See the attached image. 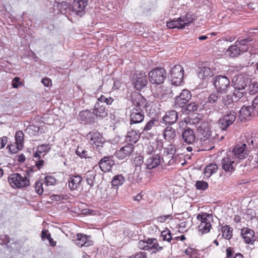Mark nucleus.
Wrapping results in <instances>:
<instances>
[{
  "instance_id": "nucleus-5",
  "label": "nucleus",
  "mask_w": 258,
  "mask_h": 258,
  "mask_svg": "<svg viewBox=\"0 0 258 258\" xmlns=\"http://www.w3.org/2000/svg\"><path fill=\"white\" fill-rule=\"evenodd\" d=\"M214 85L217 91L225 93L230 87V81L226 76L219 75L214 78Z\"/></svg>"
},
{
  "instance_id": "nucleus-51",
  "label": "nucleus",
  "mask_w": 258,
  "mask_h": 258,
  "mask_svg": "<svg viewBox=\"0 0 258 258\" xmlns=\"http://www.w3.org/2000/svg\"><path fill=\"white\" fill-rule=\"evenodd\" d=\"M156 122V120L152 119L150 120L149 122H148L145 125L143 131H149L155 125V123Z\"/></svg>"
},
{
  "instance_id": "nucleus-19",
  "label": "nucleus",
  "mask_w": 258,
  "mask_h": 258,
  "mask_svg": "<svg viewBox=\"0 0 258 258\" xmlns=\"http://www.w3.org/2000/svg\"><path fill=\"white\" fill-rule=\"evenodd\" d=\"M144 113L139 109L133 108L130 114L131 124L142 122L144 119Z\"/></svg>"
},
{
  "instance_id": "nucleus-24",
  "label": "nucleus",
  "mask_w": 258,
  "mask_h": 258,
  "mask_svg": "<svg viewBox=\"0 0 258 258\" xmlns=\"http://www.w3.org/2000/svg\"><path fill=\"white\" fill-rule=\"evenodd\" d=\"M234 87L235 89L245 90L248 83V79L239 75L234 78Z\"/></svg>"
},
{
  "instance_id": "nucleus-9",
  "label": "nucleus",
  "mask_w": 258,
  "mask_h": 258,
  "mask_svg": "<svg viewBox=\"0 0 258 258\" xmlns=\"http://www.w3.org/2000/svg\"><path fill=\"white\" fill-rule=\"evenodd\" d=\"M88 2V0H75L70 6V9L74 14L82 16L85 13Z\"/></svg>"
},
{
  "instance_id": "nucleus-58",
  "label": "nucleus",
  "mask_w": 258,
  "mask_h": 258,
  "mask_svg": "<svg viewBox=\"0 0 258 258\" xmlns=\"http://www.w3.org/2000/svg\"><path fill=\"white\" fill-rule=\"evenodd\" d=\"M129 258H147L145 252H142L136 254L134 256H131Z\"/></svg>"
},
{
  "instance_id": "nucleus-1",
  "label": "nucleus",
  "mask_w": 258,
  "mask_h": 258,
  "mask_svg": "<svg viewBox=\"0 0 258 258\" xmlns=\"http://www.w3.org/2000/svg\"><path fill=\"white\" fill-rule=\"evenodd\" d=\"M8 182L14 188H23L30 185V181L26 176L19 173L11 174L8 177Z\"/></svg>"
},
{
  "instance_id": "nucleus-13",
  "label": "nucleus",
  "mask_w": 258,
  "mask_h": 258,
  "mask_svg": "<svg viewBox=\"0 0 258 258\" xmlns=\"http://www.w3.org/2000/svg\"><path fill=\"white\" fill-rule=\"evenodd\" d=\"M134 146L132 143H128L116 151L115 156L119 159H124L130 157L133 152Z\"/></svg>"
},
{
  "instance_id": "nucleus-45",
  "label": "nucleus",
  "mask_w": 258,
  "mask_h": 258,
  "mask_svg": "<svg viewBox=\"0 0 258 258\" xmlns=\"http://www.w3.org/2000/svg\"><path fill=\"white\" fill-rule=\"evenodd\" d=\"M195 186L198 189L204 190L208 188V184L206 181H197Z\"/></svg>"
},
{
  "instance_id": "nucleus-52",
  "label": "nucleus",
  "mask_w": 258,
  "mask_h": 258,
  "mask_svg": "<svg viewBox=\"0 0 258 258\" xmlns=\"http://www.w3.org/2000/svg\"><path fill=\"white\" fill-rule=\"evenodd\" d=\"M198 106L195 102H191L187 106V109L190 111H195L198 110Z\"/></svg>"
},
{
  "instance_id": "nucleus-18",
  "label": "nucleus",
  "mask_w": 258,
  "mask_h": 258,
  "mask_svg": "<svg viewBox=\"0 0 258 258\" xmlns=\"http://www.w3.org/2000/svg\"><path fill=\"white\" fill-rule=\"evenodd\" d=\"M83 178L79 175H72L68 182V186L71 190H78L81 188Z\"/></svg>"
},
{
  "instance_id": "nucleus-10",
  "label": "nucleus",
  "mask_w": 258,
  "mask_h": 258,
  "mask_svg": "<svg viewBox=\"0 0 258 258\" xmlns=\"http://www.w3.org/2000/svg\"><path fill=\"white\" fill-rule=\"evenodd\" d=\"M236 114L234 111L227 112L222 118L218 120V123L220 128L225 131L232 124L235 120Z\"/></svg>"
},
{
  "instance_id": "nucleus-56",
  "label": "nucleus",
  "mask_w": 258,
  "mask_h": 258,
  "mask_svg": "<svg viewBox=\"0 0 258 258\" xmlns=\"http://www.w3.org/2000/svg\"><path fill=\"white\" fill-rule=\"evenodd\" d=\"M8 142V138L7 137L4 136L0 138V149L5 147Z\"/></svg>"
},
{
  "instance_id": "nucleus-23",
  "label": "nucleus",
  "mask_w": 258,
  "mask_h": 258,
  "mask_svg": "<svg viewBox=\"0 0 258 258\" xmlns=\"http://www.w3.org/2000/svg\"><path fill=\"white\" fill-rule=\"evenodd\" d=\"M113 165L114 161L109 157H104L99 163L101 170L104 172L110 171Z\"/></svg>"
},
{
  "instance_id": "nucleus-43",
  "label": "nucleus",
  "mask_w": 258,
  "mask_h": 258,
  "mask_svg": "<svg viewBox=\"0 0 258 258\" xmlns=\"http://www.w3.org/2000/svg\"><path fill=\"white\" fill-rule=\"evenodd\" d=\"M35 159V165L38 169H40L44 165V160L40 159V156L38 153H35L34 156Z\"/></svg>"
},
{
  "instance_id": "nucleus-41",
  "label": "nucleus",
  "mask_w": 258,
  "mask_h": 258,
  "mask_svg": "<svg viewBox=\"0 0 258 258\" xmlns=\"http://www.w3.org/2000/svg\"><path fill=\"white\" fill-rule=\"evenodd\" d=\"M161 236L164 241H167L170 242L172 240L171 232L168 229L164 230L161 232Z\"/></svg>"
},
{
  "instance_id": "nucleus-16",
  "label": "nucleus",
  "mask_w": 258,
  "mask_h": 258,
  "mask_svg": "<svg viewBox=\"0 0 258 258\" xmlns=\"http://www.w3.org/2000/svg\"><path fill=\"white\" fill-rule=\"evenodd\" d=\"M234 162L232 154L228 153L226 156L224 157L221 161L222 169L226 172H232L234 170Z\"/></svg>"
},
{
  "instance_id": "nucleus-46",
  "label": "nucleus",
  "mask_w": 258,
  "mask_h": 258,
  "mask_svg": "<svg viewBox=\"0 0 258 258\" xmlns=\"http://www.w3.org/2000/svg\"><path fill=\"white\" fill-rule=\"evenodd\" d=\"M50 149L49 144H42L39 145L37 148V152L38 153H41L45 152H48Z\"/></svg>"
},
{
  "instance_id": "nucleus-29",
  "label": "nucleus",
  "mask_w": 258,
  "mask_h": 258,
  "mask_svg": "<svg viewBox=\"0 0 258 258\" xmlns=\"http://www.w3.org/2000/svg\"><path fill=\"white\" fill-rule=\"evenodd\" d=\"M178 118L177 113L174 110H171L166 113L163 118V121L167 124H173Z\"/></svg>"
},
{
  "instance_id": "nucleus-14",
  "label": "nucleus",
  "mask_w": 258,
  "mask_h": 258,
  "mask_svg": "<svg viewBox=\"0 0 258 258\" xmlns=\"http://www.w3.org/2000/svg\"><path fill=\"white\" fill-rule=\"evenodd\" d=\"M133 84L137 90H141L147 84V78L145 72L136 73L134 75Z\"/></svg>"
},
{
  "instance_id": "nucleus-7",
  "label": "nucleus",
  "mask_w": 258,
  "mask_h": 258,
  "mask_svg": "<svg viewBox=\"0 0 258 258\" xmlns=\"http://www.w3.org/2000/svg\"><path fill=\"white\" fill-rule=\"evenodd\" d=\"M184 70L180 64L175 65L170 71L171 80L174 85H179L183 79Z\"/></svg>"
},
{
  "instance_id": "nucleus-35",
  "label": "nucleus",
  "mask_w": 258,
  "mask_h": 258,
  "mask_svg": "<svg viewBox=\"0 0 258 258\" xmlns=\"http://www.w3.org/2000/svg\"><path fill=\"white\" fill-rule=\"evenodd\" d=\"M222 237L226 239H230L232 236L233 229L228 225H225L221 227Z\"/></svg>"
},
{
  "instance_id": "nucleus-53",
  "label": "nucleus",
  "mask_w": 258,
  "mask_h": 258,
  "mask_svg": "<svg viewBox=\"0 0 258 258\" xmlns=\"http://www.w3.org/2000/svg\"><path fill=\"white\" fill-rule=\"evenodd\" d=\"M76 153L77 155L80 156L81 158H83V157L85 158H87V156L86 154L87 153V151L85 150H82V149H80V148H78L76 151Z\"/></svg>"
},
{
  "instance_id": "nucleus-28",
  "label": "nucleus",
  "mask_w": 258,
  "mask_h": 258,
  "mask_svg": "<svg viewBox=\"0 0 258 258\" xmlns=\"http://www.w3.org/2000/svg\"><path fill=\"white\" fill-rule=\"evenodd\" d=\"M198 77L201 79H208L213 76V73L209 67L202 66L199 68Z\"/></svg>"
},
{
  "instance_id": "nucleus-50",
  "label": "nucleus",
  "mask_w": 258,
  "mask_h": 258,
  "mask_svg": "<svg viewBox=\"0 0 258 258\" xmlns=\"http://www.w3.org/2000/svg\"><path fill=\"white\" fill-rule=\"evenodd\" d=\"M7 148L9 149L10 152L12 153H16L19 150H21L22 147H18V145L17 144H11L9 145Z\"/></svg>"
},
{
  "instance_id": "nucleus-2",
  "label": "nucleus",
  "mask_w": 258,
  "mask_h": 258,
  "mask_svg": "<svg viewBox=\"0 0 258 258\" xmlns=\"http://www.w3.org/2000/svg\"><path fill=\"white\" fill-rule=\"evenodd\" d=\"M193 20L192 15L187 13L185 16H182L176 20H173L167 22L166 25L169 29H183L192 23Z\"/></svg>"
},
{
  "instance_id": "nucleus-57",
  "label": "nucleus",
  "mask_w": 258,
  "mask_h": 258,
  "mask_svg": "<svg viewBox=\"0 0 258 258\" xmlns=\"http://www.w3.org/2000/svg\"><path fill=\"white\" fill-rule=\"evenodd\" d=\"M171 217V215L168 214L164 216H161L157 218L158 221L160 222H164L166 220Z\"/></svg>"
},
{
  "instance_id": "nucleus-49",
  "label": "nucleus",
  "mask_w": 258,
  "mask_h": 258,
  "mask_svg": "<svg viewBox=\"0 0 258 258\" xmlns=\"http://www.w3.org/2000/svg\"><path fill=\"white\" fill-rule=\"evenodd\" d=\"M245 90H238L235 89L233 92V96L234 97L235 100L237 101L239 99L241 98L243 96Z\"/></svg>"
},
{
  "instance_id": "nucleus-60",
  "label": "nucleus",
  "mask_w": 258,
  "mask_h": 258,
  "mask_svg": "<svg viewBox=\"0 0 258 258\" xmlns=\"http://www.w3.org/2000/svg\"><path fill=\"white\" fill-rule=\"evenodd\" d=\"M47 235H50L49 233H48V230H43L42 231L41 237L42 239L46 238L47 237Z\"/></svg>"
},
{
  "instance_id": "nucleus-37",
  "label": "nucleus",
  "mask_w": 258,
  "mask_h": 258,
  "mask_svg": "<svg viewBox=\"0 0 258 258\" xmlns=\"http://www.w3.org/2000/svg\"><path fill=\"white\" fill-rule=\"evenodd\" d=\"M125 181V178L121 175L114 176L112 180L111 183L113 186L121 185Z\"/></svg>"
},
{
  "instance_id": "nucleus-40",
  "label": "nucleus",
  "mask_w": 258,
  "mask_h": 258,
  "mask_svg": "<svg viewBox=\"0 0 258 258\" xmlns=\"http://www.w3.org/2000/svg\"><path fill=\"white\" fill-rule=\"evenodd\" d=\"M249 93L251 95H254L258 93V83L255 81L251 82L249 85Z\"/></svg>"
},
{
  "instance_id": "nucleus-44",
  "label": "nucleus",
  "mask_w": 258,
  "mask_h": 258,
  "mask_svg": "<svg viewBox=\"0 0 258 258\" xmlns=\"http://www.w3.org/2000/svg\"><path fill=\"white\" fill-rule=\"evenodd\" d=\"M35 189L36 192H37L39 195H41L42 194L44 189L43 187V182L41 180H39L36 182L35 185Z\"/></svg>"
},
{
  "instance_id": "nucleus-26",
  "label": "nucleus",
  "mask_w": 258,
  "mask_h": 258,
  "mask_svg": "<svg viewBox=\"0 0 258 258\" xmlns=\"http://www.w3.org/2000/svg\"><path fill=\"white\" fill-rule=\"evenodd\" d=\"M161 163L160 157L156 155L150 156L145 161L146 168L148 169H152L160 165Z\"/></svg>"
},
{
  "instance_id": "nucleus-33",
  "label": "nucleus",
  "mask_w": 258,
  "mask_h": 258,
  "mask_svg": "<svg viewBox=\"0 0 258 258\" xmlns=\"http://www.w3.org/2000/svg\"><path fill=\"white\" fill-rule=\"evenodd\" d=\"M175 136V131L172 127L167 126L164 129V137L165 140L170 141L174 139Z\"/></svg>"
},
{
  "instance_id": "nucleus-11",
  "label": "nucleus",
  "mask_w": 258,
  "mask_h": 258,
  "mask_svg": "<svg viewBox=\"0 0 258 258\" xmlns=\"http://www.w3.org/2000/svg\"><path fill=\"white\" fill-rule=\"evenodd\" d=\"M249 152L247 145L245 143H243L235 146L232 151H229L228 153L232 154V157L234 155L235 158L239 159H243L247 156Z\"/></svg>"
},
{
  "instance_id": "nucleus-39",
  "label": "nucleus",
  "mask_w": 258,
  "mask_h": 258,
  "mask_svg": "<svg viewBox=\"0 0 258 258\" xmlns=\"http://www.w3.org/2000/svg\"><path fill=\"white\" fill-rule=\"evenodd\" d=\"M15 144L18 145V147H23L24 140V134L22 131H17L15 134Z\"/></svg>"
},
{
  "instance_id": "nucleus-3",
  "label": "nucleus",
  "mask_w": 258,
  "mask_h": 258,
  "mask_svg": "<svg viewBox=\"0 0 258 258\" xmlns=\"http://www.w3.org/2000/svg\"><path fill=\"white\" fill-rule=\"evenodd\" d=\"M197 219L200 222L198 227V230L202 234L209 232L211 228L212 215L206 213H202L197 216Z\"/></svg>"
},
{
  "instance_id": "nucleus-63",
  "label": "nucleus",
  "mask_w": 258,
  "mask_h": 258,
  "mask_svg": "<svg viewBox=\"0 0 258 258\" xmlns=\"http://www.w3.org/2000/svg\"><path fill=\"white\" fill-rule=\"evenodd\" d=\"M258 105V96H256L252 101V105L255 107Z\"/></svg>"
},
{
  "instance_id": "nucleus-20",
  "label": "nucleus",
  "mask_w": 258,
  "mask_h": 258,
  "mask_svg": "<svg viewBox=\"0 0 258 258\" xmlns=\"http://www.w3.org/2000/svg\"><path fill=\"white\" fill-rule=\"evenodd\" d=\"M241 235L245 243L252 244L255 241L254 238V232L248 228H243L241 229Z\"/></svg>"
},
{
  "instance_id": "nucleus-48",
  "label": "nucleus",
  "mask_w": 258,
  "mask_h": 258,
  "mask_svg": "<svg viewBox=\"0 0 258 258\" xmlns=\"http://www.w3.org/2000/svg\"><path fill=\"white\" fill-rule=\"evenodd\" d=\"M98 101L100 102H105L107 105H110L113 101V99L111 97H106L104 95H101L98 98Z\"/></svg>"
},
{
  "instance_id": "nucleus-6",
  "label": "nucleus",
  "mask_w": 258,
  "mask_h": 258,
  "mask_svg": "<svg viewBox=\"0 0 258 258\" xmlns=\"http://www.w3.org/2000/svg\"><path fill=\"white\" fill-rule=\"evenodd\" d=\"M87 139L90 144L97 149L102 147L105 142V140L102 135L99 132L95 130L89 133L87 135Z\"/></svg>"
},
{
  "instance_id": "nucleus-62",
  "label": "nucleus",
  "mask_w": 258,
  "mask_h": 258,
  "mask_svg": "<svg viewBox=\"0 0 258 258\" xmlns=\"http://www.w3.org/2000/svg\"><path fill=\"white\" fill-rule=\"evenodd\" d=\"M46 239H47L49 240L50 244L52 246H54L55 245V242H54L53 239L51 237L50 234L47 235V237Z\"/></svg>"
},
{
  "instance_id": "nucleus-32",
  "label": "nucleus",
  "mask_w": 258,
  "mask_h": 258,
  "mask_svg": "<svg viewBox=\"0 0 258 258\" xmlns=\"http://www.w3.org/2000/svg\"><path fill=\"white\" fill-rule=\"evenodd\" d=\"M90 241H88L86 235L83 234H78L76 239V244L79 247L88 246L90 245Z\"/></svg>"
},
{
  "instance_id": "nucleus-21",
  "label": "nucleus",
  "mask_w": 258,
  "mask_h": 258,
  "mask_svg": "<svg viewBox=\"0 0 258 258\" xmlns=\"http://www.w3.org/2000/svg\"><path fill=\"white\" fill-rule=\"evenodd\" d=\"M172 93V90L170 87L165 86H162L158 88V89L156 90L155 95L156 98L160 99H163L165 98L171 97Z\"/></svg>"
},
{
  "instance_id": "nucleus-31",
  "label": "nucleus",
  "mask_w": 258,
  "mask_h": 258,
  "mask_svg": "<svg viewBox=\"0 0 258 258\" xmlns=\"http://www.w3.org/2000/svg\"><path fill=\"white\" fill-rule=\"evenodd\" d=\"M139 132H137L134 130L128 131L125 138L126 142L130 143H136L140 139Z\"/></svg>"
},
{
  "instance_id": "nucleus-42",
  "label": "nucleus",
  "mask_w": 258,
  "mask_h": 258,
  "mask_svg": "<svg viewBox=\"0 0 258 258\" xmlns=\"http://www.w3.org/2000/svg\"><path fill=\"white\" fill-rule=\"evenodd\" d=\"M85 178L88 184L92 186L94 184L95 176L92 171H88L86 173Z\"/></svg>"
},
{
  "instance_id": "nucleus-30",
  "label": "nucleus",
  "mask_w": 258,
  "mask_h": 258,
  "mask_svg": "<svg viewBox=\"0 0 258 258\" xmlns=\"http://www.w3.org/2000/svg\"><path fill=\"white\" fill-rule=\"evenodd\" d=\"M253 110V107H251L250 106L244 105L239 110V118L241 120L246 119L251 115Z\"/></svg>"
},
{
  "instance_id": "nucleus-12",
  "label": "nucleus",
  "mask_w": 258,
  "mask_h": 258,
  "mask_svg": "<svg viewBox=\"0 0 258 258\" xmlns=\"http://www.w3.org/2000/svg\"><path fill=\"white\" fill-rule=\"evenodd\" d=\"M139 247L140 249L145 250H152V252H156L160 249L162 247L157 243L156 239L148 240V241H140L138 243Z\"/></svg>"
},
{
  "instance_id": "nucleus-8",
  "label": "nucleus",
  "mask_w": 258,
  "mask_h": 258,
  "mask_svg": "<svg viewBox=\"0 0 258 258\" xmlns=\"http://www.w3.org/2000/svg\"><path fill=\"white\" fill-rule=\"evenodd\" d=\"M196 126L198 136L201 140H205L210 137L211 132L208 122L198 121Z\"/></svg>"
},
{
  "instance_id": "nucleus-34",
  "label": "nucleus",
  "mask_w": 258,
  "mask_h": 258,
  "mask_svg": "<svg viewBox=\"0 0 258 258\" xmlns=\"http://www.w3.org/2000/svg\"><path fill=\"white\" fill-rule=\"evenodd\" d=\"M218 169V166L216 164H210L207 166L205 169V176L209 178L213 174L216 173Z\"/></svg>"
},
{
  "instance_id": "nucleus-59",
  "label": "nucleus",
  "mask_w": 258,
  "mask_h": 258,
  "mask_svg": "<svg viewBox=\"0 0 258 258\" xmlns=\"http://www.w3.org/2000/svg\"><path fill=\"white\" fill-rule=\"evenodd\" d=\"M41 83L44 85V86L48 87L51 83V80L49 78H44L42 79Z\"/></svg>"
},
{
  "instance_id": "nucleus-54",
  "label": "nucleus",
  "mask_w": 258,
  "mask_h": 258,
  "mask_svg": "<svg viewBox=\"0 0 258 258\" xmlns=\"http://www.w3.org/2000/svg\"><path fill=\"white\" fill-rule=\"evenodd\" d=\"M20 84H21V83L20 82V78L17 77L14 78L12 81V87L14 88H17Z\"/></svg>"
},
{
  "instance_id": "nucleus-38",
  "label": "nucleus",
  "mask_w": 258,
  "mask_h": 258,
  "mask_svg": "<svg viewBox=\"0 0 258 258\" xmlns=\"http://www.w3.org/2000/svg\"><path fill=\"white\" fill-rule=\"evenodd\" d=\"M79 116L82 120L86 122L90 121L92 118L91 112L87 110L80 112Z\"/></svg>"
},
{
  "instance_id": "nucleus-15",
  "label": "nucleus",
  "mask_w": 258,
  "mask_h": 258,
  "mask_svg": "<svg viewBox=\"0 0 258 258\" xmlns=\"http://www.w3.org/2000/svg\"><path fill=\"white\" fill-rule=\"evenodd\" d=\"M191 95L190 92L184 89L180 94L175 98V104L179 107H183L190 99Z\"/></svg>"
},
{
  "instance_id": "nucleus-27",
  "label": "nucleus",
  "mask_w": 258,
  "mask_h": 258,
  "mask_svg": "<svg viewBox=\"0 0 258 258\" xmlns=\"http://www.w3.org/2000/svg\"><path fill=\"white\" fill-rule=\"evenodd\" d=\"M93 113L97 117L104 118L107 115V112L104 105L96 102L93 109Z\"/></svg>"
},
{
  "instance_id": "nucleus-55",
  "label": "nucleus",
  "mask_w": 258,
  "mask_h": 258,
  "mask_svg": "<svg viewBox=\"0 0 258 258\" xmlns=\"http://www.w3.org/2000/svg\"><path fill=\"white\" fill-rule=\"evenodd\" d=\"M223 102L225 105L230 104L233 101V98L230 95H227L223 99Z\"/></svg>"
},
{
  "instance_id": "nucleus-36",
  "label": "nucleus",
  "mask_w": 258,
  "mask_h": 258,
  "mask_svg": "<svg viewBox=\"0 0 258 258\" xmlns=\"http://www.w3.org/2000/svg\"><path fill=\"white\" fill-rule=\"evenodd\" d=\"M221 93L216 91L211 94L208 97L206 101L207 103L215 104L220 98Z\"/></svg>"
},
{
  "instance_id": "nucleus-47",
  "label": "nucleus",
  "mask_w": 258,
  "mask_h": 258,
  "mask_svg": "<svg viewBox=\"0 0 258 258\" xmlns=\"http://www.w3.org/2000/svg\"><path fill=\"white\" fill-rule=\"evenodd\" d=\"M44 182L47 186L52 185L55 183L56 179L52 176L48 175L45 177Z\"/></svg>"
},
{
  "instance_id": "nucleus-17",
  "label": "nucleus",
  "mask_w": 258,
  "mask_h": 258,
  "mask_svg": "<svg viewBox=\"0 0 258 258\" xmlns=\"http://www.w3.org/2000/svg\"><path fill=\"white\" fill-rule=\"evenodd\" d=\"M248 42L247 40H242L241 42H236L234 45H231L227 49L226 54L231 57H236L238 56L241 52L240 45L241 44H245Z\"/></svg>"
},
{
  "instance_id": "nucleus-4",
  "label": "nucleus",
  "mask_w": 258,
  "mask_h": 258,
  "mask_svg": "<svg viewBox=\"0 0 258 258\" xmlns=\"http://www.w3.org/2000/svg\"><path fill=\"white\" fill-rule=\"evenodd\" d=\"M166 77V71L162 68H156L149 73V80L153 84L160 85L163 83Z\"/></svg>"
},
{
  "instance_id": "nucleus-22",
  "label": "nucleus",
  "mask_w": 258,
  "mask_h": 258,
  "mask_svg": "<svg viewBox=\"0 0 258 258\" xmlns=\"http://www.w3.org/2000/svg\"><path fill=\"white\" fill-rule=\"evenodd\" d=\"M132 102L135 106L134 108L141 110V107L146 106V100L140 94L135 93L132 95Z\"/></svg>"
},
{
  "instance_id": "nucleus-61",
  "label": "nucleus",
  "mask_w": 258,
  "mask_h": 258,
  "mask_svg": "<svg viewBox=\"0 0 258 258\" xmlns=\"http://www.w3.org/2000/svg\"><path fill=\"white\" fill-rule=\"evenodd\" d=\"M63 7H65L66 8H69L68 4L67 2H62L58 4V7L60 9H62Z\"/></svg>"
},
{
  "instance_id": "nucleus-64",
  "label": "nucleus",
  "mask_w": 258,
  "mask_h": 258,
  "mask_svg": "<svg viewBox=\"0 0 258 258\" xmlns=\"http://www.w3.org/2000/svg\"><path fill=\"white\" fill-rule=\"evenodd\" d=\"M26 160V158L23 154H21L18 157V161L20 162H24Z\"/></svg>"
},
{
  "instance_id": "nucleus-25",
  "label": "nucleus",
  "mask_w": 258,
  "mask_h": 258,
  "mask_svg": "<svg viewBox=\"0 0 258 258\" xmlns=\"http://www.w3.org/2000/svg\"><path fill=\"white\" fill-rule=\"evenodd\" d=\"M182 137L184 142L188 144L194 143L196 140L194 131L190 128H187L183 132Z\"/></svg>"
}]
</instances>
